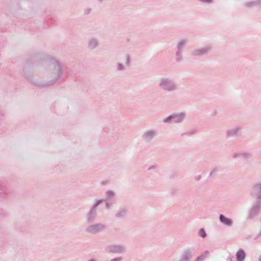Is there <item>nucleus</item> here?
Wrapping results in <instances>:
<instances>
[{"label":"nucleus","instance_id":"1","mask_svg":"<svg viewBox=\"0 0 261 261\" xmlns=\"http://www.w3.org/2000/svg\"><path fill=\"white\" fill-rule=\"evenodd\" d=\"M41 61H44L51 69L50 76L52 78L48 81L41 80L39 75H33L23 70L22 74L28 82L35 86L44 88L53 85L63 74V69L61 64L56 59L48 55H44L40 57Z\"/></svg>","mask_w":261,"mask_h":261},{"label":"nucleus","instance_id":"2","mask_svg":"<svg viewBox=\"0 0 261 261\" xmlns=\"http://www.w3.org/2000/svg\"><path fill=\"white\" fill-rule=\"evenodd\" d=\"M160 89L166 92H172L177 91L178 86L177 82L170 77H163L159 83Z\"/></svg>","mask_w":261,"mask_h":261},{"label":"nucleus","instance_id":"3","mask_svg":"<svg viewBox=\"0 0 261 261\" xmlns=\"http://www.w3.org/2000/svg\"><path fill=\"white\" fill-rule=\"evenodd\" d=\"M187 116L186 112L174 113L165 118L163 122L164 123H181L184 122Z\"/></svg>","mask_w":261,"mask_h":261},{"label":"nucleus","instance_id":"4","mask_svg":"<svg viewBox=\"0 0 261 261\" xmlns=\"http://www.w3.org/2000/svg\"><path fill=\"white\" fill-rule=\"evenodd\" d=\"M261 211V200H256L253 203L247 212L246 219L247 220H254L257 217Z\"/></svg>","mask_w":261,"mask_h":261},{"label":"nucleus","instance_id":"5","mask_svg":"<svg viewBox=\"0 0 261 261\" xmlns=\"http://www.w3.org/2000/svg\"><path fill=\"white\" fill-rule=\"evenodd\" d=\"M188 43V40L181 39L179 40L176 45V50L175 53V60L176 63H179L184 60V49Z\"/></svg>","mask_w":261,"mask_h":261},{"label":"nucleus","instance_id":"6","mask_svg":"<svg viewBox=\"0 0 261 261\" xmlns=\"http://www.w3.org/2000/svg\"><path fill=\"white\" fill-rule=\"evenodd\" d=\"M107 228L105 224L97 223L91 224L85 228V231L88 233L95 235L104 231Z\"/></svg>","mask_w":261,"mask_h":261},{"label":"nucleus","instance_id":"7","mask_svg":"<svg viewBox=\"0 0 261 261\" xmlns=\"http://www.w3.org/2000/svg\"><path fill=\"white\" fill-rule=\"evenodd\" d=\"M108 253L122 254L126 251V247L122 244H110L105 248Z\"/></svg>","mask_w":261,"mask_h":261},{"label":"nucleus","instance_id":"8","mask_svg":"<svg viewBox=\"0 0 261 261\" xmlns=\"http://www.w3.org/2000/svg\"><path fill=\"white\" fill-rule=\"evenodd\" d=\"M158 134V133L156 129H147L143 133L141 136V139L144 142L149 143L156 138Z\"/></svg>","mask_w":261,"mask_h":261},{"label":"nucleus","instance_id":"9","mask_svg":"<svg viewBox=\"0 0 261 261\" xmlns=\"http://www.w3.org/2000/svg\"><path fill=\"white\" fill-rule=\"evenodd\" d=\"M212 45H207L201 48H195L191 52L192 57H201L208 54L212 49Z\"/></svg>","mask_w":261,"mask_h":261},{"label":"nucleus","instance_id":"10","mask_svg":"<svg viewBox=\"0 0 261 261\" xmlns=\"http://www.w3.org/2000/svg\"><path fill=\"white\" fill-rule=\"evenodd\" d=\"M195 254V248L194 247H188L182 251L178 261H190Z\"/></svg>","mask_w":261,"mask_h":261},{"label":"nucleus","instance_id":"11","mask_svg":"<svg viewBox=\"0 0 261 261\" xmlns=\"http://www.w3.org/2000/svg\"><path fill=\"white\" fill-rule=\"evenodd\" d=\"M250 195L256 200H261V182H256L252 186Z\"/></svg>","mask_w":261,"mask_h":261},{"label":"nucleus","instance_id":"12","mask_svg":"<svg viewBox=\"0 0 261 261\" xmlns=\"http://www.w3.org/2000/svg\"><path fill=\"white\" fill-rule=\"evenodd\" d=\"M97 216V210H95L91 208L86 215V222L88 224L93 223L96 220Z\"/></svg>","mask_w":261,"mask_h":261},{"label":"nucleus","instance_id":"13","mask_svg":"<svg viewBox=\"0 0 261 261\" xmlns=\"http://www.w3.org/2000/svg\"><path fill=\"white\" fill-rule=\"evenodd\" d=\"M252 153L249 152L240 151L234 153L232 154V158L234 159L242 158L244 160H248L252 158Z\"/></svg>","mask_w":261,"mask_h":261},{"label":"nucleus","instance_id":"14","mask_svg":"<svg viewBox=\"0 0 261 261\" xmlns=\"http://www.w3.org/2000/svg\"><path fill=\"white\" fill-rule=\"evenodd\" d=\"M99 45V41L98 38L92 37L89 39L87 45L89 49L93 50L98 47Z\"/></svg>","mask_w":261,"mask_h":261},{"label":"nucleus","instance_id":"15","mask_svg":"<svg viewBox=\"0 0 261 261\" xmlns=\"http://www.w3.org/2000/svg\"><path fill=\"white\" fill-rule=\"evenodd\" d=\"M9 196L7 188L4 184L0 182V201L6 199Z\"/></svg>","mask_w":261,"mask_h":261},{"label":"nucleus","instance_id":"16","mask_svg":"<svg viewBox=\"0 0 261 261\" xmlns=\"http://www.w3.org/2000/svg\"><path fill=\"white\" fill-rule=\"evenodd\" d=\"M241 128L236 127L231 129H229L226 132V136L227 137H237L241 132Z\"/></svg>","mask_w":261,"mask_h":261},{"label":"nucleus","instance_id":"17","mask_svg":"<svg viewBox=\"0 0 261 261\" xmlns=\"http://www.w3.org/2000/svg\"><path fill=\"white\" fill-rule=\"evenodd\" d=\"M219 220L222 224L227 227H231L233 225V221L222 214L220 215Z\"/></svg>","mask_w":261,"mask_h":261},{"label":"nucleus","instance_id":"18","mask_svg":"<svg viewBox=\"0 0 261 261\" xmlns=\"http://www.w3.org/2000/svg\"><path fill=\"white\" fill-rule=\"evenodd\" d=\"M127 210L126 208H120L115 214V216L118 219H123L125 217Z\"/></svg>","mask_w":261,"mask_h":261},{"label":"nucleus","instance_id":"19","mask_svg":"<svg viewBox=\"0 0 261 261\" xmlns=\"http://www.w3.org/2000/svg\"><path fill=\"white\" fill-rule=\"evenodd\" d=\"M246 256V253L242 249H240L236 253L237 261H244Z\"/></svg>","mask_w":261,"mask_h":261},{"label":"nucleus","instance_id":"20","mask_svg":"<svg viewBox=\"0 0 261 261\" xmlns=\"http://www.w3.org/2000/svg\"><path fill=\"white\" fill-rule=\"evenodd\" d=\"M209 252L208 251H205L202 255L198 256L194 261H203L206 258Z\"/></svg>","mask_w":261,"mask_h":261},{"label":"nucleus","instance_id":"21","mask_svg":"<svg viewBox=\"0 0 261 261\" xmlns=\"http://www.w3.org/2000/svg\"><path fill=\"white\" fill-rule=\"evenodd\" d=\"M258 4H261V0H257V1H252V2H247L245 4V5L246 7H250L252 6Z\"/></svg>","mask_w":261,"mask_h":261},{"label":"nucleus","instance_id":"22","mask_svg":"<svg viewBox=\"0 0 261 261\" xmlns=\"http://www.w3.org/2000/svg\"><path fill=\"white\" fill-rule=\"evenodd\" d=\"M103 201H106V200L99 199L97 200L91 208L95 210H97V207Z\"/></svg>","mask_w":261,"mask_h":261},{"label":"nucleus","instance_id":"23","mask_svg":"<svg viewBox=\"0 0 261 261\" xmlns=\"http://www.w3.org/2000/svg\"><path fill=\"white\" fill-rule=\"evenodd\" d=\"M116 70L117 71H124L125 70V67L122 64L118 63L117 64Z\"/></svg>","mask_w":261,"mask_h":261},{"label":"nucleus","instance_id":"24","mask_svg":"<svg viewBox=\"0 0 261 261\" xmlns=\"http://www.w3.org/2000/svg\"><path fill=\"white\" fill-rule=\"evenodd\" d=\"M198 234L202 238H205L206 237V233L203 228H200L199 229Z\"/></svg>","mask_w":261,"mask_h":261},{"label":"nucleus","instance_id":"25","mask_svg":"<svg viewBox=\"0 0 261 261\" xmlns=\"http://www.w3.org/2000/svg\"><path fill=\"white\" fill-rule=\"evenodd\" d=\"M106 194L109 198H112L115 196V193L112 190H108L106 192Z\"/></svg>","mask_w":261,"mask_h":261},{"label":"nucleus","instance_id":"26","mask_svg":"<svg viewBox=\"0 0 261 261\" xmlns=\"http://www.w3.org/2000/svg\"><path fill=\"white\" fill-rule=\"evenodd\" d=\"M131 61H132L131 57L130 56V55H127L126 56L125 64L127 66H129L130 65Z\"/></svg>","mask_w":261,"mask_h":261},{"label":"nucleus","instance_id":"27","mask_svg":"<svg viewBox=\"0 0 261 261\" xmlns=\"http://www.w3.org/2000/svg\"><path fill=\"white\" fill-rule=\"evenodd\" d=\"M218 171H219L218 168L217 167H215L212 170V171L210 173V176L212 177V176H215L217 174Z\"/></svg>","mask_w":261,"mask_h":261},{"label":"nucleus","instance_id":"28","mask_svg":"<svg viewBox=\"0 0 261 261\" xmlns=\"http://www.w3.org/2000/svg\"><path fill=\"white\" fill-rule=\"evenodd\" d=\"M198 1L204 3V4H210L213 3V0H197Z\"/></svg>","mask_w":261,"mask_h":261},{"label":"nucleus","instance_id":"29","mask_svg":"<svg viewBox=\"0 0 261 261\" xmlns=\"http://www.w3.org/2000/svg\"><path fill=\"white\" fill-rule=\"evenodd\" d=\"M122 257L121 256H118L117 257L113 258L109 261H122Z\"/></svg>","mask_w":261,"mask_h":261},{"label":"nucleus","instance_id":"30","mask_svg":"<svg viewBox=\"0 0 261 261\" xmlns=\"http://www.w3.org/2000/svg\"><path fill=\"white\" fill-rule=\"evenodd\" d=\"M197 133L196 130H192L186 133L185 134L187 135H192Z\"/></svg>","mask_w":261,"mask_h":261},{"label":"nucleus","instance_id":"31","mask_svg":"<svg viewBox=\"0 0 261 261\" xmlns=\"http://www.w3.org/2000/svg\"><path fill=\"white\" fill-rule=\"evenodd\" d=\"M112 206V203L110 202H106V208L109 209L110 207Z\"/></svg>","mask_w":261,"mask_h":261},{"label":"nucleus","instance_id":"32","mask_svg":"<svg viewBox=\"0 0 261 261\" xmlns=\"http://www.w3.org/2000/svg\"><path fill=\"white\" fill-rule=\"evenodd\" d=\"M91 8H86L84 10V14H89L91 12Z\"/></svg>","mask_w":261,"mask_h":261},{"label":"nucleus","instance_id":"33","mask_svg":"<svg viewBox=\"0 0 261 261\" xmlns=\"http://www.w3.org/2000/svg\"><path fill=\"white\" fill-rule=\"evenodd\" d=\"M155 166H150L149 168H148V170H152V169H155Z\"/></svg>","mask_w":261,"mask_h":261},{"label":"nucleus","instance_id":"34","mask_svg":"<svg viewBox=\"0 0 261 261\" xmlns=\"http://www.w3.org/2000/svg\"><path fill=\"white\" fill-rule=\"evenodd\" d=\"M99 2L101 3L104 0H98Z\"/></svg>","mask_w":261,"mask_h":261},{"label":"nucleus","instance_id":"35","mask_svg":"<svg viewBox=\"0 0 261 261\" xmlns=\"http://www.w3.org/2000/svg\"><path fill=\"white\" fill-rule=\"evenodd\" d=\"M259 261H261V255L259 256Z\"/></svg>","mask_w":261,"mask_h":261}]
</instances>
